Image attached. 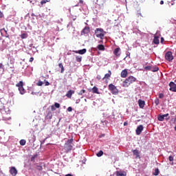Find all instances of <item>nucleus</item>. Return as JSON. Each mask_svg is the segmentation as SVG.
Listing matches in <instances>:
<instances>
[{
  "mask_svg": "<svg viewBox=\"0 0 176 176\" xmlns=\"http://www.w3.org/2000/svg\"><path fill=\"white\" fill-rule=\"evenodd\" d=\"M116 176H127V172L124 170L116 171Z\"/></svg>",
  "mask_w": 176,
  "mask_h": 176,
  "instance_id": "obj_9",
  "label": "nucleus"
},
{
  "mask_svg": "<svg viewBox=\"0 0 176 176\" xmlns=\"http://www.w3.org/2000/svg\"><path fill=\"white\" fill-rule=\"evenodd\" d=\"M85 93H86V90L85 89H82L78 92V96H83V94H85Z\"/></svg>",
  "mask_w": 176,
  "mask_h": 176,
  "instance_id": "obj_31",
  "label": "nucleus"
},
{
  "mask_svg": "<svg viewBox=\"0 0 176 176\" xmlns=\"http://www.w3.org/2000/svg\"><path fill=\"white\" fill-rule=\"evenodd\" d=\"M153 43H155V45H159L160 43V41H159V37L158 36H155L154 39H153Z\"/></svg>",
  "mask_w": 176,
  "mask_h": 176,
  "instance_id": "obj_22",
  "label": "nucleus"
},
{
  "mask_svg": "<svg viewBox=\"0 0 176 176\" xmlns=\"http://www.w3.org/2000/svg\"><path fill=\"white\" fill-rule=\"evenodd\" d=\"M16 87L19 89L20 87H24V82L23 81H19V83L16 84Z\"/></svg>",
  "mask_w": 176,
  "mask_h": 176,
  "instance_id": "obj_20",
  "label": "nucleus"
},
{
  "mask_svg": "<svg viewBox=\"0 0 176 176\" xmlns=\"http://www.w3.org/2000/svg\"><path fill=\"white\" fill-rule=\"evenodd\" d=\"M127 124H129L127 122H124V126H127Z\"/></svg>",
  "mask_w": 176,
  "mask_h": 176,
  "instance_id": "obj_55",
  "label": "nucleus"
},
{
  "mask_svg": "<svg viewBox=\"0 0 176 176\" xmlns=\"http://www.w3.org/2000/svg\"><path fill=\"white\" fill-rule=\"evenodd\" d=\"M127 75H129V72H127V69H125L121 72V78H127Z\"/></svg>",
  "mask_w": 176,
  "mask_h": 176,
  "instance_id": "obj_10",
  "label": "nucleus"
},
{
  "mask_svg": "<svg viewBox=\"0 0 176 176\" xmlns=\"http://www.w3.org/2000/svg\"><path fill=\"white\" fill-rule=\"evenodd\" d=\"M144 69H145L146 71H152V66H146V67H144Z\"/></svg>",
  "mask_w": 176,
  "mask_h": 176,
  "instance_id": "obj_33",
  "label": "nucleus"
},
{
  "mask_svg": "<svg viewBox=\"0 0 176 176\" xmlns=\"http://www.w3.org/2000/svg\"><path fill=\"white\" fill-rule=\"evenodd\" d=\"M174 123L176 124V116H175Z\"/></svg>",
  "mask_w": 176,
  "mask_h": 176,
  "instance_id": "obj_56",
  "label": "nucleus"
},
{
  "mask_svg": "<svg viewBox=\"0 0 176 176\" xmlns=\"http://www.w3.org/2000/svg\"><path fill=\"white\" fill-rule=\"evenodd\" d=\"M3 31L6 32V34H8V30H6V28H3Z\"/></svg>",
  "mask_w": 176,
  "mask_h": 176,
  "instance_id": "obj_53",
  "label": "nucleus"
},
{
  "mask_svg": "<svg viewBox=\"0 0 176 176\" xmlns=\"http://www.w3.org/2000/svg\"><path fill=\"white\" fill-rule=\"evenodd\" d=\"M159 71V67H152L151 66V72H157Z\"/></svg>",
  "mask_w": 176,
  "mask_h": 176,
  "instance_id": "obj_25",
  "label": "nucleus"
},
{
  "mask_svg": "<svg viewBox=\"0 0 176 176\" xmlns=\"http://www.w3.org/2000/svg\"><path fill=\"white\" fill-rule=\"evenodd\" d=\"M3 17V13H2L0 10V18Z\"/></svg>",
  "mask_w": 176,
  "mask_h": 176,
  "instance_id": "obj_50",
  "label": "nucleus"
},
{
  "mask_svg": "<svg viewBox=\"0 0 176 176\" xmlns=\"http://www.w3.org/2000/svg\"><path fill=\"white\" fill-rule=\"evenodd\" d=\"M36 169L38 170V171H42V170H43V168H42V166H37Z\"/></svg>",
  "mask_w": 176,
  "mask_h": 176,
  "instance_id": "obj_36",
  "label": "nucleus"
},
{
  "mask_svg": "<svg viewBox=\"0 0 176 176\" xmlns=\"http://www.w3.org/2000/svg\"><path fill=\"white\" fill-rule=\"evenodd\" d=\"M109 90H110V91L115 96L119 94V89H118L116 86H115L113 84L109 85Z\"/></svg>",
  "mask_w": 176,
  "mask_h": 176,
  "instance_id": "obj_4",
  "label": "nucleus"
},
{
  "mask_svg": "<svg viewBox=\"0 0 176 176\" xmlns=\"http://www.w3.org/2000/svg\"><path fill=\"white\" fill-rule=\"evenodd\" d=\"M79 2L76 5V6H83L84 1L83 0H78Z\"/></svg>",
  "mask_w": 176,
  "mask_h": 176,
  "instance_id": "obj_27",
  "label": "nucleus"
},
{
  "mask_svg": "<svg viewBox=\"0 0 176 176\" xmlns=\"http://www.w3.org/2000/svg\"><path fill=\"white\" fill-rule=\"evenodd\" d=\"M157 119H158V120H160V122H163V120H164V116L160 115V116H158Z\"/></svg>",
  "mask_w": 176,
  "mask_h": 176,
  "instance_id": "obj_26",
  "label": "nucleus"
},
{
  "mask_svg": "<svg viewBox=\"0 0 176 176\" xmlns=\"http://www.w3.org/2000/svg\"><path fill=\"white\" fill-rule=\"evenodd\" d=\"M91 91L92 93H94V94H100V92L98 91V88L96 86H94L92 89H91Z\"/></svg>",
  "mask_w": 176,
  "mask_h": 176,
  "instance_id": "obj_17",
  "label": "nucleus"
},
{
  "mask_svg": "<svg viewBox=\"0 0 176 176\" xmlns=\"http://www.w3.org/2000/svg\"><path fill=\"white\" fill-rule=\"evenodd\" d=\"M143 130H144V126L139 125L135 130V133H136L137 135H140L141 134V133H142Z\"/></svg>",
  "mask_w": 176,
  "mask_h": 176,
  "instance_id": "obj_6",
  "label": "nucleus"
},
{
  "mask_svg": "<svg viewBox=\"0 0 176 176\" xmlns=\"http://www.w3.org/2000/svg\"><path fill=\"white\" fill-rule=\"evenodd\" d=\"M168 160H169V162H173L174 161V157L170 155V156L168 157Z\"/></svg>",
  "mask_w": 176,
  "mask_h": 176,
  "instance_id": "obj_37",
  "label": "nucleus"
},
{
  "mask_svg": "<svg viewBox=\"0 0 176 176\" xmlns=\"http://www.w3.org/2000/svg\"><path fill=\"white\" fill-rule=\"evenodd\" d=\"M29 47H33L34 49H35V46H34V44L32 43L29 45Z\"/></svg>",
  "mask_w": 176,
  "mask_h": 176,
  "instance_id": "obj_45",
  "label": "nucleus"
},
{
  "mask_svg": "<svg viewBox=\"0 0 176 176\" xmlns=\"http://www.w3.org/2000/svg\"><path fill=\"white\" fill-rule=\"evenodd\" d=\"M173 5H174V3H171V6H173Z\"/></svg>",
  "mask_w": 176,
  "mask_h": 176,
  "instance_id": "obj_61",
  "label": "nucleus"
},
{
  "mask_svg": "<svg viewBox=\"0 0 176 176\" xmlns=\"http://www.w3.org/2000/svg\"><path fill=\"white\" fill-rule=\"evenodd\" d=\"M54 107H55V108H60V104L58 102H56L54 104Z\"/></svg>",
  "mask_w": 176,
  "mask_h": 176,
  "instance_id": "obj_40",
  "label": "nucleus"
},
{
  "mask_svg": "<svg viewBox=\"0 0 176 176\" xmlns=\"http://www.w3.org/2000/svg\"><path fill=\"white\" fill-rule=\"evenodd\" d=\"M58 67H59V68H60V74H64V71H65V69H64V66L63 65V63H59L58 64Z\"/></svg>",
  "mask_w": 176,
  "mask_h": 176,
  "instance_id": "obj_23",
  "label": "nucleus"
},
{
  "mask_svg": "<svg viewBox=\"0 0 176 176\" xmlns=\"http://www.w3.org/2000/svg\"><path fill=\"white\" fill-rule=\"evenodd\" d=\"M36 157H38V154L33 155L31 157V162H34Z\"/></svg>",
  "mask_w": 176,
  "mask_h": 176,
  "instance_id": "obj_28",
  "label": "nucleus"
},
{
  "mask_svg": "<svg viewBox=\"0 0 176 176\" xmlns=\"http://www.w3.org/2000/svg\"><path fill=\"white\" fill-rule=\"evenodd\" d=\"M51 109H52V111H56V107L55 106H52Z\"/></svg>",
  "mask_w": 176,
  "mask_h": 176,
  "instance_id": "obj_46",
  "label": "nucleus"
},
{
  "mask_svg": "<svg viewBox=\"0 0 176 176\" xmlns=\"http://www.w3.org/2000/svg\"><path fill=\"white\" fill-rule=\"evenodd\" d=\"M42 85H43V82H42V81H38V82L36 83V85H37V86H42Z\"/></svg>",
  "mask_w": 176,
  "mask_h": 176,
  "instance_id": "obj_38",
  "label": "nucleus"
},
{
  "mask_svg": "<svg viewBox=\"0 0 176 176\" xmlns=\"http://www.w3.org/2000/svg\"><path fill=\"white\" fill-rule=\"evenodd\" d=\"M170 89L169 90L170 91L176 92V84L174 83V82H170L169 83Z\"/></svg>",
  "mask_w": 176,
  "mask_h": 176,
  "instance_id": "obj_7",
  "label": "nucleus"
},
{
  "mask_svg": "<svg viewBox=\"0 0 176 176\" xmlns=\"http://www.w3.org/2000/svg\"><path fill=\"white\" fill-rule=\"evenodd\" d=\"M164 42V38L163 37L161 38V43H163Z\"/></svg>",
  "mask_w": 176,
  "mask_h": 176,
  "instance_id": "obj_52",
  "label": "nucleus"
},
{
  "mask_svg": "<svg viewBox=\"0 0 176 176\" xmlns=\"http://www.w3.org/2000/svg\"><path fill=\"white\" fill-rule=\"evenodd\" d=\"M175 0H172V2H174Z\"/></svg>",
  "mask_w": 176,
  "mask_h": 176,
  "instance_id": "obj_62",
  "label": "nucleus"
},
{
  "mask_svg": "<svg viewBox=\"0 0 176 176\" xmlns=\"http://www.w3.org/2000/svg\"><path fill=\"white\" fill-rule=\"evenodd\" d=\"M162 116H164V118H167V116H168L169 114H168V113H166V114H164V115H162Z\"/></svg>",
  "mask_w": 176,
  "mask_h": 176,
  "instance_id": "obj_51",
  "label": "nucleus"
},
{
  "mask_svg": "<svg viewBox=\"0 0 176 176\" xmlns=\"http://www.w3.org/2000/svg\"><path fill=\"white\" fill-rule=\"evenodd\" d=\"M168 119H170V117H168V118H166V120H168Z\"/></svg>",
  "mask_w": 176,
  "mask_h": 176,
  "instance_id": "obj_59",
  "label": "nucleus"
},
{
  "mask_svg": "<svg viewBox=\"0 0 176 176\" xmlns=\"http://www.w3.org/2000/svg\"><path fill=\"white\" fill-rule=\"evenodd\" d=\"M96 79H97L98 80H101V76H100V75H98V76H96Z\"/></svg>",
  "mask_w": 176,
  "mask_h": 176,
  "instance_id": "obj_44",
  "label": "nucleus"
},
{
  "mask_svg": "<svg viewBox=\"0 0 176 176\" xmlns=\"http://www.w3.org/2000/svg\"><path fill=\"white\" fill-rule=\"evenodd\" d=\"M159 98H164V94H159Z\"/></svg>",
  "mask_w": 176,
  "mask_h": 176,
  "instance_id": "obj_39",
  "label": "nucleus"
},
{
  "mask_svg": "<svg viewBox=\"0 0 176 176\" xmlns=\"http://www.w3.org/2000/svg\"><path fill=\"white\" fill-rule=\"evenodd\" d=\"M165 59L167 60V61H173V60H174L173 52H167L165 54Z\"/></svg>",
  "mask_w": 176,
  "mask_h": 176,
  "instance_id": "obj_5",
  "label": "nucleus"
},
{
  "mask_svg": "<svg viewBox=\"0 0 176 176\" xmlns=\"http://www.w3.org/2000/svg\"><path fill=\"white\" fill-rule=\"evenodd\" d=\"M6 38H9V34L8 33L6 34Z\"/></svg>",
  "mask_w": 176,
  "mask_h": 176,
  "instance_id": "obj_57",
  "label": "nucleus"
},
{
  "mask_svg": "<svg viewBox=\"0 0 176 176\" xmlns=\"http://www.w3.org/2000/svg\"><path fill=\"white\" fill-rule=\"evenodd\" d=\"M65 176H72L71 174H67Z\"/></svg>",
  "mask_w": 176,
  "mask_h": 176,
  "instance_id": "obj_58",
  "label": "nucleus"
},
{
  "mask_svg": "<svg viewBox=\"0 0 176 176\" xmlns=\"http://www.w3.org/2000/svg\"><path fill=\"white\" fill-rule=\"evenodd\" d=\"M86 52H87V50L84 48V49L80 50L78 51H74V53H76V54H85V53H86Z\"/></svg>",
  "mask_w": 176,
  "mask_h": 176,
  "instance_id": "obj_15",
  "label": "nucleus"
},
{
  "mask_svg": "<svg viewBox=\"0 0 176 176\" xmlns=\"http://www.w3.org/2000/svg\"><path fill=\"white\" fill-rule=\"evenodd\" d=\"M19 91L20 92V94H25V89H24V87H21L20 88H18Z\"/></svg>",
  "mask_w": 176,
  "mask_h": 176,
  "instance_id": "obj_21",
  "label": "nucleus"
},
{
  "mask_svg": "<svg viewBox=\"0 0 176 176\" xmlns=\"http://www.w3.org/2000/svg\"><path fill=\"white\" fill-rule=\"evenodd\" d=\"M72 94H75V91L70 89L66 94V97H67V98H72Z\"/></svg>",
  "mask_w": 176,
  "mask_h": 176,
  "instance_id": "obj_13",
  "label": "nucleus"
},
{
  "mask_svg": "<svg viewBox=\"0 0 176 176\" xmlns=\"http://www.w3.org/2000/svg\"><path fill=\"white\" fill-rule=\"evenodd\" d=\"M10 173L11 175L16 176V175H17V169H16V168L14 166H12V167H11V168L10 170Z\"/></svg>",
  "mask_w": 176,
  "mask_h": 176,
  "instance_id": "obj_8",
  "label": "nucleus"
},
{
  "mask_svg": "<svg viewBox=\"0 0 176 176\" xmlns=\"http://www.w3.org/2000/svg\"><path fill=\"white\" fill-rule=\"evenodd\" d=\"M67 111H68V112H72V107H69L67 108Z\"/></svg>",
  "mask_w": 176,
  "mask_h": 176,
  "instance_id": "obj_42",
  "label": "nucleus"
},
{
  "mask_svg": "<svg viewBox=\"0 0 176 176\" xmlns=\"http://www.w3.org/2000/svg\"><path fill=\"white\" fill-rule=\"evenodd\" d=\"M90 32V28L86 26L81 32V35H85V34H89Z\"/></svg>",
  "mask_w": 176,
  "mask_h": 176,
  "instance_id": "obj_12",
  "label": "nucleus"
},
{
  "mask_svg": "<svg viewBox=\"0 0 176 176\" xmlns=\"http://www.w3.org/2000/svg\"><path fill=\"white\" fill-rule=\"evenodd\" d=\"M164 1H163V0H162L161 1H160V5H164Z\"/></svg>",
  "mask_w": 176,
  "mask_h": 176,
  "instance_id": "obj_54",
  "label": "nucleus"
},
{
  "mask_svg": "<svg viewBox=\"0 0 176 176\" xmlns=\"http://www.w3.org/2000/svg\"><path fill=\"white\" fill-rule=\"evenodd\" d=\"M76 60L78 63H80V61H82V56H78L76 57Z\"/></svg>",
  "mask_w": 176,
  "mask_h": 176,
  "instance_id": "obj_32",
  "label": "nucleus"
},
{
  "mask_svg": "<svg viewBox=\"0 0 176 176\" xmlns=\"http://www.w3.org/2000/svg\"><path fill=\"white\" fill-rule=\"evenodd\" d=\"M46 2H47V0H43V1H41V3L42 5H44V3H46Z\"/></svg>",
  "mask_w": 176,
  "mask_h": 176,
  "instance_id": "obj_41",
  "label": "nucleus"
},
{
  "mask_svg": "<svg viewBox=\"0 0 176 176\" xmlns=\"http://www.w3.org/2000/svg\"><path fill=\"white\" fill-rule=\"evenodd\" d=\"M3 69V64L0 63V69Z\"/></svg>",
  "mask_w": 176,
  "mask_h": 176,
  "instance_id": "obj_48",
  "label": "nucleus"
},
{
  "mask_svg": "<svg viewBox=\"0 0 176 176\" xmlns=\"http://www.w3.org/2000/svg\"><path fill=\"white\" fill-rule=\"evenodd\" d=\"M113 54H115L116 57H119L120 56V47L116 48L113 51Z\"/></svg>",
  "mask_w": 176,
  "mask_h": 176,
  "instance_id": "obj_14",
  "label": "nucleus"
},
{
  "mask_svg": "<svg viewBox=\"0 0 176 176\" xmlns=\"http://www.w3.org/2000/svg\"><path fill=\"white\" fill-rule=\"evenodd\" d=\"M138 104H139L140 108H144V107H145V101L142 100H139Z\"/></svg>",
  "mask_w": 176,
  "mask_h": 176,
  "instance_id": "obj_18",
  "label": "nucleus"
},
{
  "mask_svg": "<svg viewBox=\"0 0 176 176\" xmlns=\"http://www.w3.org/2000/svg\"><path fill=\"white\" fill-rule=\"evenodd\" d=\"M50 85V82L48 81L45 82V86H49Z\"/></svg>",
  "mask_w": 176,
  "mask_h": 176,
  "instance_id": "obj_49",
  "label": "nucleus"
},
{
  "mask_svg": "<svg viewBox=\"0 0 176 176\" xmlns=\"http://www.w3.org/2000/svg\"><path fill=\"white\" fill-rule=\"evenodd\" d=\"M155 105H159V104H160V100H159V98H156L154 101Z\"/></svg>",
  "mask_w": 176,
  "mask_h": 176,
  "instance_id": "obj_34",
  "label": "nucleus"
},
{
  "mask_svg": "<svg viewBox=\"0 0 176 176\" xmlns=\"http://www.w3.org/2000/svg\"><path fill=\"white\" fill-rule=\"evenodd\" d=\"M73 142H74V139H69L65 143V149H66L67 152H69V151H72V143Z\"/></svg>",
  "mask_w": 176,
  "mask_h": 176,
  "instance_id": "obj_3",
  "label": "nucleus"
},
{
  "mask_svg": "<svg viewBox=\"0 0 176 176\" xmlns=\"http://www.w3.org/2000/svg\"><path fill=\"white\" fill-rule=\"evenodd\" d=\"M19 144L22 146H24V145H25V144H26L25 140H21L19 142Z\"/></svg>",
  "mask_w": 176,
  "mask_h": 176,
  "instance_id": "obj_30",
  "label": "nucleus"
},
{
  "mask_svg": "<svg viewBox=\"0 0 176 176\" xmlns=\"http://www.w3.org/2000/svg\"><path fill=\"white\" fill-rule=\"evenodd\" d=\"M105 31L102 28H96L95 30V34L97 38H100L102 40L104 39Z\"/></svg>",
  "mask_w": 176,
  "mask_h": 176,
  "instance_id": "obj_2",
  "label": "nucleus"
},
{
  "mask_svg": "<svg viewBox=\"0 0 176 176\" xmlns=\"http://www.w3.org/2000/svg\"><path fill=\"white\" fill-rule=\"evenodd\" d=\"M102 155H104V151H100L96 154V156H98V157H101V156H102Z\"/></svg>",
  "mask_w": 176,
  "mask_h": 176,
  "instance_id": "obj_29",
  "label": "nucleus"
},
{
  "mask_svg": "<svg viewBox=\"0 0 176 176\" xmlns=\"http://www.w3.org/2000/svg\"><path fill=\"white\" fill-rule=\"evenodd\" d=\"M133 155L135 156V159H140L141 157L140 156V151L137 149L132 150Z\"/></svg>",
  "mask_w": 176,
  "mask_h": 176,
  "instance_id": "obj_11",
  "label": "nucleus"
},
{
  "mask_svg": "<svg viewBox=\"0 0 176 176\" xmlns=\"http://www.w3.org/2000/svg\"><path fill=\"white\" fill-rule=\"evenodd\" d=\"M137 16L141 19V17H142V14L138 13Z\"/></svg>",
  "mask_w": 176,
  "mask_h": 176,
  "instance_id": "obj_43",
  "label": "nucleus"
},
{
  "mask_svg": "<svg viewBox=\"0 0 176 176\" xmlns=\"http://www.w3.org/2000/svg\"><path fill=\"white\" fill-rule=\"evenodd\" d=\"M52 116L51 115L50 117V119H52Z\"/></svg>",
  "mask_w": 176,
  "mask_h": 176,
  "instance_id": "obj_60",
  "label": "nucleus"
},
{
  "mask_svg": "<svg viewBox=\"0 0 176 176\" xmlns=\"http://www.w3.org/2000/svg\"><path fill=\"white\" fill-rule=\"evenodd\" d=\"M97 49H98L99 50L102 51V52H104V50H105V46H104V45H98L97 46Z\"/></svg>",
  "mask_w": 176,
  "mask_h": 176,
  "instance_id": "obj_19",
  "label": "nucleus"
},
{
  "mask_svg": "<svg viewBox=\"0 0 176 176\" xmlns=\"http://www.w3.org/2000/svg\"><path fill=\"white\" fill-rule=\"evenodd\" d=\"M153 175H159V169L158 168H156L155 169V173H153Z\"/></svg>",
  "mask_w": 176,
  "mask_h": 176,
  "instance_id": "obj_35",
  "label": "nucleus"
},
{
  "mask_svg": "<svg viewBox=\"0 0 176 176\" xmlns=\"http://www.w3.org/2000/svg\"><path fill=\"white\" fill-rule=\"evenodd\" d=\"M48 115H50V113H49Z\"/></svg>",
  "mask_w": 176,
  "mask_h": 176,
  "instance_id": "obj_63",
  "label": "nucleus"
},
{
  "mask_svg": "<svg viewBox=\"0 0 176 176\" xmlns=\"http://www.w3.org/2000/svg\"><path fill=\"white\" fill-rule=\"evenodd\" d=\"M108 72L109 73L104 75V78H102V80L105 79H109L111 78V75H112V72H111V70H109Z\"/></svg>",
  "mask_w": 176,
  "mask_h": 176,
  "instance_id": "obj_16",
  "label": "nucleus"
},
{
  "mask_svg": "<svg viewBox=\"0 0 176 176\" xmlns=\"http://www.w3.org/2000/svg\"><path fill=\"white\" fill-rule=\"evenodd\" d=\"M137 81V78L133 76H129L128 78L125 79L124 81L122 82V87H129L130 85L134 83V82Z\"/></svg>",
  "mask_w": 176,
  "mask_h": 176,
  "instance_id": "obj_1",
  "label": "nucleus"
},
{
  "mask_svg": "<svg viewBox=\"0 0 176 176\" xmlns=\"http://www.w3.org/2000/svg\"><path fill=\"white\" fill-rule=\"evenodd\" d=\"M29 61L30 63H32V61H34V57H31Z\"/></svg>",
  "mask_w": 176,
  "mask_h": 176,
  "instance_id": "obj_47",
  "label": "nucleus"
},
{
  "mask_svg": "<svg viewBox=\"0 0 176 176\" xmlns=\"http://www.w3.org/2000/svg\"><path fill=\"white\" fill-rule=\"evenodd\" d=\"M21 39H27V38H28V34L26 33H23L21 34Z\"/></svg>",
  "mask_w": 176,
  "mask_h": 176,
  "instance_id": "obj_24",
  "label": "nucleus"
}]
</instances>
